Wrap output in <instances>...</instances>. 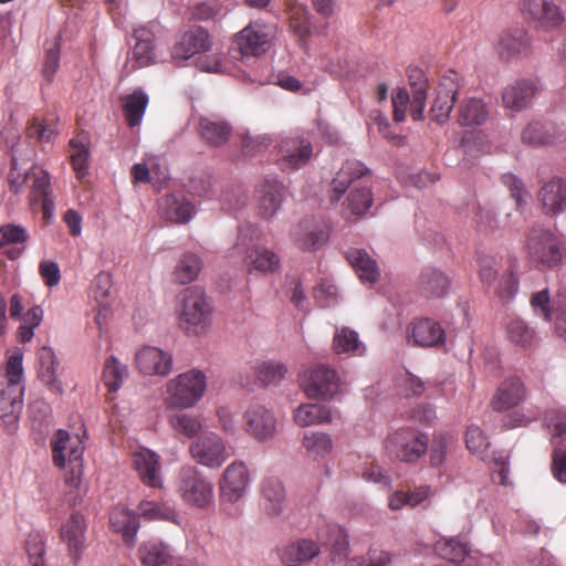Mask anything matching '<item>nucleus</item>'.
<instances>
[{"instance_id":"nucleus-1","label":"nucleus","mask_w":566,"mask_h":566,"mask_svg":"<svg viewBox=\"0 0 566 566\" xmlns=\"http://www.w3.org/2000/svg\"><path fill=\"white\" fill-rule=\"evenodd\" d=\"M53 464L66 469L65 473V502L71 506L77 505L86 493L82 483L84 444L80 437L59 429L51 438Z\"/></svg>"},{"instance_id":"nucleus-2","label":"nucleus","mask_w":566,"mask_h":566,"mask_svg":"<svg viewBox=\"0 0 566 566\" xmlns=\"http://www.w3.org/2000/svg\"><path fill=\"white\" fill-rule=\"evenodd\" d=\"M23 353L19 348L8 352L4 371L0 377V419L13 432L23 409Z\"/></svg>"},{"instance_id":"nucleus-3","label":"nucleus","mask_w":566,"mask_h":566,"mask_svg":"<svg viewBox=\"0 0 566 566\" xmlns=\"http://www.w3.org/2000/svg\"><path fill=\"white\" fill-rule=\"evenodd\" d=\"M261 231L256 226L242 224L239 227L234 251L242 254V263L249 274L265 275L273 273L280 266V258L272 250L260 245Z\"/></svg>"},{"instance_id":"nucleus-4","label":"nucleus","mask_w":566,"mask_h":566,"mask_svg":"<svg viewBox=\"0 0 566 566\" xmlns=\"http://www.w3.org/2000/svg\"><path fill=\"white\" fill-rule=\"evenodd\" d=\"M207 376L197 368L184 371L165 385L163 401L169 410H185L195 407L207 390Z\"/></svg>"},{"instance_id":"nucleus-5","label":"nucleus","mask_w":566,"mask_h":566,"mask_svg":"<svg viewBox=\"0 0 566 566\" xmlns=\"http://www.w3.org/2000/svg\"><path fill=\"white\" fill-rule=\"evenodd\" d=\"M178 314L188 334L202 335L211 325L212 306L201 289L188 287L182 292Z\"/></svg>"},{"instance_id":"nucleus-6","label":"nucleus","mask_w":566,"mask_h":566,"mask_svg":"<svg viewBox=\"0 0 566 566\" xmlns=\"http://www.w3.org/2000/svg\"><path fill=\"white\" fill-rule=\"evenodd\" d=\"M176 492L190 506L208 509L214 503L211 480L193 465H185L179 470Z\"/></svg>"},{"instance_id":"nucleus-7","label":"nucleus","mask_w":566,"mask_h":566,"mask_svg":"<svg viewBox=\"0 0 566 566\" xmlns=\"http://www.w3.org/2000/svg\"><path fill=\"white\" fill-rule=\"evenodd\" d=\"M300 386L310 399L328 401L343 392L344 382L334 367L315 364L304 370Z\"/></svg>"},{"instance_id":"nucleus-8","label":"nucleus","mask_w":566,"mask_h":566,"mask_svg":"<svg viewBox=\"0 0 566 566\" xmlns=\"http://www.w3.org/2000/svg\"><path fill=\"white\" fill-rule=\"evenodd\" d=\"M462 85L463 77L453 70L447 71L439 77L432 90V101L429 108V117L432 122L441 125L449 119Z\"/></svg>"},{"instance_id":"nucleus-9","label":"nucleus","mask_w":566,"mask_h":566,"mask_svg":"<svg viewBox=\"0 0 566 566\" xmlns=\"http://www.w3.org/2000/svg\"><path fill=\"white\" fill-rule=\"evenodd\" d=\"M251 484L250 470L245 462L234 460L223 470L218 481L221 504H237L247 495Z\"/></svg>"},{"instance_id":"nucleus-10","label":"nucleus","mask_w":566,"mask_h":566,"mask_svg":"<svg viewBox=\"0 0 566 566\" xmlns=\"http://www.w3.org/2000/svg\"><path fill=\"white\" fill-rule=\"evenodd\" d=\"M191 458L200 465L217 470L230 457L227 441L216 432H205L197 437L189 447Z\"/></svg>"},{"instance_id":"nucleus-11","label":"nucleus","mask_w":566,"mask_h":566,"mask_svg":"<svg viewBox=\"0 0 566 566\" xmlns=\"http://www.w3.org/2000/svg\"><path fill=\"white\" fill-rule=\"evenodd\" d=\"M275 33V24L254 20L235 35V44L243 57L260 56L270 49Z\"/></svg>"},{"instance_id":"nucleus-12","label":"nucleus","mask_w":566,"mask_h":566,"mask_svg":"<svg viewBox=\"0 0 566 566\" xmlns=\"http://www.w3.org/2000/svg\"><path fill=\"white\" fill-rule=\"evenodd\" d=\"M528 255L535 263L554 268L563 259L559 240L548 230L533 228L527 239Z\"/></svg>"},{"instance_id":"nucleus-13","label":"nucleus","mask_w":566,"mask_h":566,"mask_svg":"<svg viewBox=\"0 0 566 566\" xmlns=\"http://www.w3.org/2000/svg\"><path fill=\"white\" fill-rule=\"evenodd\" d=\"M428 437L415 430H399L386 440L388 453L400 461L416 462L428 450Z\"/></svg>"},{"instance_id":"nucleus-14","label":"nucleus","mask_w":566,"mask_h":566,"mask_svg":"<svg viewBox=\"0 0 566 566\" xmlns=\"http://www.w3.org/2000/svg\"><path fill=\"white\" fill-rule=\"evenodd\" d=\"M313 156L311 142L300 135L287 136L279 145V164L283 170L294 171L308 164Z\"/></svg>"},{"instance_id":"nucleus-15","label":"nucleus","mask_w":566,"mask_h":566,"mask_svg":"<svg viewBox=\"0 0 566 566\" xmlns=\"http://www.w3.org/2000/svg\"><path fill=\"white\" fill-rule=\"evenodd\" d=\"M523 17L535 24L536 28L551 30L564 21V14L552 0H521Z\"/></svg>"},{"instance_id":"nucleus-16","label":"nucleus","mask_w":566,"mask_h":566,"mask_svg":"<svg viewBox=\"0 0 566 566\" xmlns=\"http://www.w3.org/2000/svg\"><path fill=\"white\" fill-rule=\"evenodd\" d=\"M245 431L258 441L272 440L277 432L274 412L263 405H251L244 412Z\"/></svg>"},{"instance_id":"nucleus-17","label":"nucleus","mask_w":566,"mask_h":566,"mask_svg":"<svg viewBox=\"0 0 566 566\" xmlns=\"http://www.w3.org/2000/svg\"><path fill=\"white\" fill-rule=\"evenodd\" d=\"M294 244L303 251H316L326 244L328 230L326 226L316 218L301 220L291 231Z\"/></svg>"},{"instance_id":"nucleus-18","label":"nucleus","mask_w":566,"mask_h":566,"mask_svg":"<svg viewBox=\"0 0 566 566\" xmlns=\"http://www.w3.org/2000/svg\"><path fill=\"white\" fill-rule=\"evenodd\" d=\"M210 48L208 32L202 28H193L178 38L171 50V59L176 65H181L195 54L208 51Z\"/></svg>"},{"instance_id":"nucleus-19","label":"nucleus","mask_w":566,"mask_h":566,"mask_svg":"<svg viewBox=\"0 0 566 566\" xmlns=\"http://www.w3.org/2000/svg\"><path fill=\"white\" fill-rule=\"evenodd\" d=\"M494 50L502 61L510 62L531 53V40L523 29L505 30L499 35Z\"/></svg>"},{"instance_id":"nucleus-20","label":"nucleus","mask_w":566,"mask_h":566,"mask_svg":"<svg viewBox=\"0 0 566 566\" xmlns=\"http://www.w3.org/2000/svg\"><path fill=\"white\" fill-rule=\"evenodd\" d=\"M172 355L155 346H145L135 354L137 369L148 376L169 375L172 370Z\"/></svg>"},{"instance_id":"nucleus-21","label":"nucleus","mask_w":566,"mask_h":566,"mask_svg":"<svg viewBox=\"0 0 566 566\" xmlns=\"http://www.w3.org/2000/svg\"><path fill=\"white\" fill-rule=\"evenodd\" d=\"M285 189L276 178H265L256 189L259 213L265 218L274 217L282 207Z\"/></svg>"},{"instance_id":"nucleus-22","label":"nucleus","mask_w":566,"mask_h":566,"mask_svg":"<svg viewBox=\"0 0 566 566\" xmlns=\"http://www.w3.org/2000/svg\"><path fill=\"white\" fill-rule=\"evenodd\" d=\"M446 332L442 326L430 318L412 322L407 328V340L419 347H433L444 343Z\"/></svg>"},{"instance_id":"nucleus-23","label":"nucleus","mask_w":566,"mask_h":566,"mask_svg":"<svg viewBox=\"0 0 566 566\" xmlns=\"http://www.w3.org/2000/svg\"><path fill=\"white\" fill-rule=\"evenodd\" d=\"M133 467L142 482L154 489L163 486L159 455L149 449H139L133 453Z\"/></svg>"},{"instance_id":"nucleus-24","label":"nucleus","mask_w":566,"mask_h":566,"mask_svg":"<svg viewBox=\"0 0 566 566\" xmlns=\"http://www.w3.org/2000/svg\"><path fill=\"white\" fill-rule=\"evenodd\" d=\"M134 44L128 57L133 63L132 69L145 67L156 61L155 34L147 27H139L134 30Z\"/></svg>"},{"instance_id":"nucleus-25","label":"nucleus","mask_w":566,"mask_h":566,"mask_svg":"<svg viewBox=\"0 0 566 566\" xmlns=\"http://www.w3.org/2000/svg\"><path fill=\"white\" fill-rule=\"evenodd\" d=\"M260 492L265 514L270 517L280 516L286 500L283 482L276 476L264 478L260 483Z\"/></svg>"},{"instance_id":"nucleus-26","label":"nucleus","mask_w":566,"mask_h":566,"mask_svg":"<svg viewBox=\"0 0 566 566\" xmlns=\"http://www.w3.org/2000/svg\"><path fill=\"white\" fill-rule=\"evenodd\" d=\"M537 90L538 87L533 80L515 81L504 88L502 94L503 105L513 112H521L531 104Z\"/></svg>"},{"instance_id":"nucleus-27","label":"nucleus","mask_w":566,"mask_h":566,"mask_svg":"<svg viewBox=\"0 0 566 566\" xmlns=\"http://www.w3.org/2000/svg\"><path fill=\"white\" fill-rule=\"evenodd\" d=\"M407 76L412 95L411 117L413 120H423L429 90L428 78L423 71L417 66H409L407 69Z\"/></svg>"},{"instance_id":"nucleus-28","label":"nucleus","mask_w":566,"mask_h":566,"mask_svg":"<svg viewBox=\"0 0 566 566\" xmlns=\"http://www.w3.org/2000/svg\"><path fill=\"white\" fill-rule=\"evenodd\" d=\"M59 361L54 350L43 346L38 350V377L53 394H62V382L59 380L56 370Z\"/></svg>"},{"instance_id":"nucleus-29","label":"nucleus","mask_w":566,"mask_h":566,"mask_svg":"<svg viewBox=\"0 0 566 566\" xmlns=\"http://www.w3.org/2000/svg\"><path fill=\"white\" fill-rule=\"evenodd\" d=\"M293 421L301 428L319 426L332 422L333 412L326 405L305 402L293 410Z\"/></svg>"},{"instance_id":"nucleus-30","label":"nucleus","mask_w":566,"mask_h":566,"mask_svg":"<svg viewBox=\"0 0 566 566\" xmlns=\"http://www.w3.org/2000/svg\"><path fill=\"white\" fill-rule=\"evenodd\" d=\"M346 259L364 284L373 285L379 280L378 264L365 250L350 248Z\"/></svg>"},{"instance_id":"nucleus-31","label":"nucleus","mask_w":566,"mask_h":566,"mask_svg":"<svg viewBox=\"0 0 566 566\" xmlns=\"http://www.w3.org/2000/svg\"><path fill=\"white\" fill-rule=\"evenodd\" d=\"M368 172V168L359 160H346L332 181V201H338L350 184Z\"/></svg>"},{"instance_id":"nucleus-32","label":"nucleus","mask_w":566,"mask_h":566,"mask_svg":"<svg viewBox=\"0 0 566 566\" xmlns=\"http://www.w3.org/2000/svg\"><path fill=\"white\" fill-rule=\"evenodd\" d=\"M321 549L316 542L307 538L287 544L281 552V562L285 566H298L318 556Z\"/></svg>"},{"instance_id":"nucleus-33","label":"nucleus","mask_w":566,"mask_h":566,"mask_svg":"<svg viewBox=\"0 0 566 566\" xmlns=\"http://www.w3.org/2000/svg\"><path fill=\"white\" fill-rule=\"evenodd\" d=\"M86 522L83 515L75 512L62 527V538L67 544L71 556L77 560L84 549Z\"/></svg>"},{"instance_id":"nucleus-34","label":"nucleus","mask_w":566,"mask_h":566,"mask_svg":"<svg viewBox=\"0 0 566 566\" xmlns=\"http://www.w3.org/2000/svg\"><path fill=\"white\" fill-rule=\"evenodd\" d=\"M450 279L436 268L423 269L419 277L420 293L427 298H439L447 295L450 289Z\"/></svg>"},{"instance_id":"nucleus-35","label":"nucleus","mask_w":566,"mask_h":566,"mask_svg":"<svg viewBox=\"0 0 566 566\" xmlns=\"http://www.w3.org/2000/svg\"><path fill=\"white\" fill-rule=\"evenodd\" d=\"M545 213L556 214L566 207V181L560 178H553L539 190Z\"/></svg>"},{"instance_id":"nucleus-36","label":"nucleus","mask_w":566,"mask_h":566,"mask_svg":"<svg viewBox=\"0 0 566 566\" xmlns=\"http://www.w3.org/2000/svg\"><path fill=\"white\" fill-rule=\"evenodd\" d=\"M33 182L31 186L30 203L35 206L40 203L43 209L45 218H50L53 214L54 202L51 197V182L50 176L44 170H34L32 172Z\"/></svg>"},{"instance_id":"nucleus-37","label":"nucleus","mask_w":566,"mask_h":566,"mask_svg":"<svg viewBox=\"0 0 566 566\" xmlns=\"http://www.w3.org/2000/svg\"><path fill=\"white\" fill-rule=\"evenodd\" d=\"M333 349L338 355L364 356L367 352L359 334L349 327H336L333 337Z\"/></svg>"},{"instance_id":"nucleus-38","label":"nucleus","mask_w":566,"mask_h":566,"mask_svg":"<svg viewBox=\"0 0 566 566\" xmlns=\"http://www.w3.org/2000/svg\"><path fill=\"white\" fill-rule=\"evenodd\" d=\"M164 216L176 223L188 222L196 213L195 206L182 195L166 196L160 202Z\"/></svg>"},{"instance_id":"nucleus-39","label":"nucleus","mask_w":566,"mask_h":566,"mask_svg":"<svg viewBox=\"0 0 566 566\" xmlns=\"http://www.w3.org/2000/svg\"><path fill=\"white\" fill-rule=\"evenodd\" d=\"M109 523L115 532L123 535L127 545L133 546L135 544L139 522L132 511L125 507H115L111 513Z\"/></svg>"},{"instance_id":"nucleus-40","label":"nucleus","mask_w":566,"mask_h":566,"mask_svg":"<svg viewBox=\"0 0 566 566\" xmlns=\"http://www.w3.org/2000/svg\"><path fill=\"white\" fill-rule=\"evenodd\" d=\"M307 458L321 460L328 457L333 450V439L331 434L322 431H306L301 441Z\"/></svg>"},{"instance_id":"nucleus-41","label":"nucleus","mask_w":566,"mask_h":566,"mask_svg":"<svg viewBox=\"0 0 566 566\" xmlns=\"http://www.w3.org/2000/svg\"><path fill=\"white\" fill-rule=\"evenodd\" d=\"M199 133L206 143L213 146H221L228 142L231 126L223 119L202 117L199 122Z\"/></svg>"},{"instance_id":"nucleus-42","label":"nucleus","mask_w":566,"mask_h":566,"mask_svg":"<svg viewBox=\"0 0 566 566\" xmlns=\"http://www.w3.org/2000/svg\"><path fill=\"white\" fill-rule=\"evenodd\" d=\"M524 397L523 384L518 378L504 380L493 399L494 408L499 411L516 406Z\"/></svg>"},{"instance_id":"nucleus-43","label":"nucleus","mask_w":566,"mask_h":566,"mask_svg":"<svg viewBox=\"0 0 566 566\" xmlns=\"http://www.w3.org/2000/svg\"><path fill=\"white\" fill-rule=\"evenodd\" d=\"M488 116L486 105L480 98L468 97L459 105V123L462 126L482 125Z\"/></svg>"},{"instance_id":"nucleus-44","label":"nucleus","mask_w":566,"mask_h":566,"mask_svg":"<svg viewBox=\"0 0 566 566\" xmlns=\"http://www.w3.org/2000/svg\"><path fill=\"white\" fill-rule=\"evenodd\" d=\"M123 109L125 118L130 127L142 123L146 107L148 105V95L140 88L123 97Z\"/></svg>"},{"instance_id":"nucleus-45","label":"nucleus","mask_w":566,"mask_h":566,"mask_svg":"<svg viewBox=\"0 0 566 566\" xmlns=\"http://www.w3.org/2000/svg\"><path fill=\"white\" fill-rule=\"evenodd\" d=\"M434 552L443 559L460 564L470 553V546L459 537H442L434 544Z\"/></svg>"},{"instance_id":"nucleus-46","label":"nucleus","mask_w":566,"mask_h":566,"mask_svg":"<svg viewBox=\"0 0 566 566\" xmlns=\"http://www.w3.org/2000/svg\"><path fill=\"white\" fill-rule=\"evenodd\" d=\"M139 556L144 566H168L172 559L170 547L158 541L144 543Z\"/></svg>"},{"instance_id":"nucleus-47","label":"nucleus","mask_w":566,"mask_h":566,"mask_svg":"<svg viewBox=\"0 0 566 566\" xmlns=\"http://www.w3.org/2000/svg\"><path fill=\"white\" fill-rule=\"evenodd\" d=\"M558 138L553 124H544L538 120L531 122L522 132V140L532 146L553 144Z\"/></svg>"},{"instance_id":"nucleus-48","label":"nucleus","mask_w":566,"mask_h":566,"mask_svg":"<svg viewBox=\"0 0 566 566\" xmlns=\"http://www.w3.org/2000/svg\"><path fill=\"white\" fill-rule=\"evenodd\" d=\"M70 159L78 179L84 178L88 172L90 148L85 136H77L70 140Z\"/></svg>"},{"instance_id":"nucleus-49","label":"nucleus","mask_w":566,"mask_h":566,"mask_svg":"<svg viewBox=\"0 0 566 566\" xmlns=\"http://www.w3.org/2000/svg\"><path fill=\"white\" fill-rule=\"evenodd\" d=\"M251 370L263 385L280 382L287 374L286 365L274 360L255 361L251 365Z\"/></svg>"},{"instance_id":"nucleus-50","label":"nucleus","mask_w":566,"mask_h":566,"mask_svg":"<svg viewBox=\"0 0 566 566\" xmlns=\"http://www.w3.org/2000/svg\"><path fill=\"white\" fill-rule=\"evenodd\" d=\"M202 269V261L193 253L184 254L172 272L175 282L188 284L195 281Z\"/></svg>"},{"instance_id":"nucleus-51","label":"nucleus","mask_w":566,"mask_h":566,"mask_svg":"<svg viewBox=\"0 0 566 566\" xmlns=\"http://www.w3.org/2000/svg\"><path fill=\"white\" fill-rule=\"evenodd\" d=\"M168 423L177 436L193 439L201 431V420L193 415L175 412L168 417Z\"/></svg>"},{"instance_id":"nucleus-52","label":"nucleus","mask_w":566,"mask_h":566,"mask_svg":"<svg viewBox=\"0 0 566 566\" xmlns=\"http://www.w3.org/2000/svg\"><path fill=\"white\" fill-rule=\"evenodd\" d=\"M139 512L148 521H167L179 524L177 512L166 503L145 500L139 504Z\"/></svg>"},{"instance_id":"nucleus-53","label":"nucleus","mask_w":566,"mask_h":566,"mask_svg":"<svg viewBox=\"0 0 566 566\" xmlns=\"http://www.w3.org/2000/svg\"><path fill=\"white\" fill-rule=\"evenodd\" d=\"M43 316V308L35 305L19 318L21 323L17 329V337L20 343H28L33 338L34 329L41 325Z\"/></svg>"},{"instance_id":"nucleus-54","label":"nucleus","mask_w":566,"mask_h":566,"mask_svg":"<svg viewBox=\"0 0 566 566\" xmlns=\"http://www.w3.org/2000/svg\"><path fill=\"white\" fill-rule=\"evenodd\" d=\"M506 336L515 346L530 347L535 340V331L521 318H512L506 324Z\"/></svg>"},{"instance_id":"nucleus-55","label":"nucleus","mask_w":566,"mask_h":566,"mask_svg":"<svg viewBox=\"0 0 566 566\" xmlns=\"http://www.w3.org/2000/svg\"><path fill=\"white\" fill-rule=\"evenodd\" d=\"M319 538L338 555L346 553L348 547V535L346 531L334 523L327 524L318 532Z\"/></svg>"},{"instance_id":"nucleus-56","label":"nucleus","mask_w":566,"mask_h":566,"mask_svg":"<svg viewBox=\"0 0 566 566\" xmlns=\"http://www.w3.org/2000/svg\"><path fill=\"white\" fill-rule=\"evenodd\" d=\"M127 376V366L122 364L115 356H111L105 361L103 379L109 390L117 391Z\"/></svg>"},{"instance_id":"nucleus-57","label":"nucleus","mask_w":566,"mask_h":566,"mask_svg":"<svg viewBox=\"0 0 566 566\" xmlns=\"http://www.w3.org/2000/svg\"><path fill=\"white\" fill-rule=\"evenodd\" d=\"M373 203L371 191L366 188H356L350 191L347 199V207L352 214L359 217L366 213Z\"/></svg>"},{"instance_id":"nucleus-58","label":"nucleus","mask_w":566,"mask_h":566,"mask_svg":"<svg viewBox=\"0 0 566 566\" xmlns=\"http://www.w3.org/2000/svg\"><path fill=\"white\" fill-rule=\"evenodd\" d=\"M465 443L471 453L480 457L482 460L486 459L489 441L480 427L475 424L468 427L465 433Z\"/></svg>"},{"instance_id":"nucleus-59","label":"nucleus","mask_w":566,"mask_h":566,"mask_svg":"<svg viewBox=\"0 0 566 566\" xmlns=\"http://www.w3.org/2000/svg\"><path fill=\"white\" fill-rule=\"evenodd\" d=\"M28 133L31 137L38 138L41 142H50L57 133L54 117L43 120L34 118L28 128Z\"/></svg>"},{"instance_id":"nucleus-60","label":"nucleus","mask_w":566,"mask_h":566,"mask_svg":"<svg viewBox=\"0 0 566 566\" xmlns=\"http://www.w3.org/2000/svg\"><path fill=\"white\" fill-rule=\"evenodd\" d=\"M25 549L30 558L31 566H44V538L39 532L29 534L25 541Z\"/></svg>"},{"instance_id":"nucleus-61","label":"nucleus","mask_w":566,"mask_h":566,"mask_svg":"<svg viewBox=\"0 0 566 566\" xmlns=\"http://www.w3.org/2000/svg\"><path fill=\"white\" fill-rule=\"evenodd\" d=\"M411 99L410 94L406 88H396L391 95L392 102V117L396 123H402L406 119V114L408 107L411 109Z\"/></svg>"},{"instance_id":"nucleus-62","label":"nucleus","mask_w":566,"mask_h":566,"mask_svg":"<svg viewBox=\"0 0 566 566\" xmlns=\"http://www.w3.org/2000/svg\"><path fill=\"white\" fill-rule=\"evenodd\" d=\"M60 65V43L54 40L45 45V59L43 64V75L50 82L56 73Z\"/></svg>"},{"instance_id":"nucleus-63","label":"nucleus","mask_w":566,"mask_h":566,"mask_svg":"<svg viewBox=\"0 0 566 566\" xmlns=\"http://www.w3.org/2000/svg\"><path fill=\"white\" fill-rule=\"evenodd\" d=\"M28 240L25 228L17 224H6L0 228V245L22 244Z\"/></svg>"},{"instance_id":"nucleus-64","label":"nucleus","mask_w":566,"mask_h":566,"mask_svg":"<svg viewBox=\"0 0 566 566\" xmlns=\"http://www.w3.org/2000/svg\"><path fill=\"white\" fill-rule=\"evenodd\" d=\"M545 422L553 439L566 434V412L560 410L549 411L545 417Z\"/></svg>"}]
</instances>
